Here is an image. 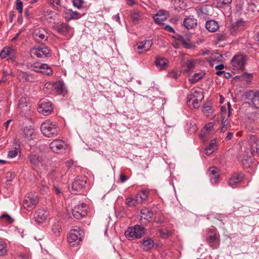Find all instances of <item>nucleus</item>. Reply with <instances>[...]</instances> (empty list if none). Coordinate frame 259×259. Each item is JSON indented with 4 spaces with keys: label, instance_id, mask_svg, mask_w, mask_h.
<instances>
[{
    "label": "nucleus",
    "instance_id": "nucleus-1",
    "mask_svg": "<svg viewBox=\"0 0 259 259\" xmlns=\"http://www.w3.org/2000/svg\"><path fill=\"white\" fill-rule=\"evenodd\" d=\"M242 161H248L251 156L259 154V138L255 135H249L247 140L242 143Z\"/></svg>",
    "mask_w": 259,
    "mask_h": 259
},
{
    "label": "nucleus",
    "instance_id": "nucleus-2",
    "mask_svg": "<svg viewBox=\"0 0 259 259\" xmlns=\"http://www.w3.org/2000/svg\"><path fill=\"white\" fill-rule=\"evenodd\" d=\"M42 134L47 137L53 138L56 137L60 133V128L56 122L47 120L40 125Z\"/></svg>",
    "mask_w": 259,
    "mask_h": 259
},
{
    "label": "nucleus",
    "instance_id": "nucleus-3",
    "mask_svg": "<svg viewBox=\"0 0 259 259\" xmlns=\"http://www.w3.org/2000/svg\"><path fill=\"white\" fill-rule=\"evenodd\" d=\"M203 98V96L200 91L197 89H193L187 97V104L190 107L195 109L198 108Z\"/></svg>",
    "mask_w": 259,
    "mask_h": 259
},
{
    "label": "nucleus",
    "instance_id": "nucleus-4",
    "mask_svg": "<svg viewBox=\"0 0 259 259\" xmlns=\"http://www.w3.org/2000/svg\"><path fill=\"white\" fill-rule=\"evenodd\" d=\"M83 232L79 228L73 229L70 232L68 237V241L71 246L78 245L82 241Z\"/></svg>",
    "mask_w": 259,
    "mask_h": 259
},
{
    "label": "nucleus",
    "instance_id": "nucleus-5",
    "mask_svg": "<svg viewBox=\"0 0 259 259\" xmlns=\"http://www.w3.org/2000/svg\"><path fill=\"white\" fill-rule=\"evenodd\" d=\"M217 229L212 227L209 229L206 234V241L212 249H217L219 246V239Z\"/></svg>",
    "mask_w": 259,
    "mask_h": 259
},
{
    "label": "nucleus",
    "instance_id": "nucleus-6",
    "mask_svg": "<svg viewBox=\"0 0 259 259\" xmlns=\"http://www.w3.org/2000/svg\"><path fill=\"white\" fill-rule=\"evenodd\" d=\"M38 202V198L36 194H27L25 197V199L23 202V206L27 211H31L36 206Z\"/></svg>",
    "mask_w": 259,
    "mask_h": 259
},
{
    "label": "nucleus",
    "instance_id": "nucleus-7",
    "mask_svg": "<svg viewBox=\"0 0 259 259\" xmlns=\"http://www.w3.org/2000/svg\"><path fill=\"white\" fill-rule=\"evenodd\" d=\"M244 97L248 101V103L252 105L253 108L259 111V90H250L246 92Z\"/></svg>",
    "mask_w": 259,
    "mask_h": 259
},
{
    "label": "nucleus",
    "instance_id": "nucleus-8",
    "mask_svg": "<svg viewBox=\"0 0 259 259\" xmlns=\"http://www.w3.org/2000/svg\"><path fill=\"white\" fill-rule=\"evenodd\" d=\"M28 67L32 71L40 72L45 75H51L53 73L52 69L47 64H41L39 62H36L30 64Z\"/></svg>",
    "mask_w": 259,
    "mask_h": 259
},
{
    "label": "nucleus",
    "instance_id": "nucleus-9",
    "mask_svg": "<svg viewBox=\"0 0 259 259\" xmlns=\"http://www.w3.org/2000/svg\"><path fill=\"white\" fill-rule=\"evenodd\" d=\"M246 56L242 54L235 55L231 60L232 68L234 70H243L246 61Z\"/></svg>",
    "mask_w": 259,
    "mask_h": 259
},
{
    "label": "nucleus",
    "instance_id": "nucleus-10",
    "mask_svg": "<svg viewBox=\"0 0 259 259\" xmlns=\"http://www.w3.org/2000/svg\"><path fill=\"white\" fill-rule=\"evenodd\" d=\"M37 109L40 113L44 115H48L53 111L52 103L48 99H42L39 101Z\"/></svg>",
    "mask_w": 259,
    "mask_h": 259
},
{
    "label": "nucleus",
    "instance_id": "nucleus-11",
    "mask_svg": "<svg viewBox=\"0 0 259 259\" xmlns=\"http://www.w3.org/2000/svg\"><path fill=\"white\" fill-rule=\"evenodd\" d=\"M50 148L53 152L60 153L66 150L67 145L62 140L56 139L50 144Z\"/></svg>",
    "mask_w": 259,
    "mask_h": 259
},
{
    "label": "nucleus",
    "instance_id": "nucleus-12",
    "mask_svg": "<svg viewBox=\"0 0 259 259\" xmlns=\"http://www.w3.org/2000/svg\"><path fill=\"white\" fill-rule=\"evenodd\" d=\"M50 54V51L46 47H38L31 50V55L32 57L35 56L37 58H45L48 57Z\"/></svg>",
    "mask_w": 259,
    "mask_h": 259
},
{
    "label": "nucleus",
    "instance_id": "nucleus-13",
    "mask_svg": "<svg viewBox=\"0 0 259 259\" xmlns=\"http://www.w3.org/2000/svg\"><path fill=\"white\" fill-rule=\"evenodd\" d=\"M86 180H83L81 177H77L75 179L71 185V189H69L72 193H77L80 192L85 187Z\"/></svg>",
    "mask_w": 259,
    "mask_h": 259
},
{
    "label": "nucleus",
    "instance_id": "nucleus-14",
    "mask_svg": "<svg viewBox=\"0 0 259 259\" xmlns=\"http://www.w3.org/2000/svg\"><path fill=\"white\" fill-rule=\"evenodd\" d=\"M152 45L153 42L152 39H145L138 42L135 46V50L138 53L141 54L143 51L146 52L149 51Z\"/></svg>",
    "mask_w": 259,
    "mask_h": 259
},
{
    "label": "nucleus",
    "instance_id": "nucleus-15",
    "mask_svg": "<svg viewBox=\"0 0 259 259\" xmlns=\"http://www.w3.org/2000/svg\"><path fill=\"white\" fill-rule=\"evenodd\" d=\"M86 206V204L82 203L80 205H78L72 209V214L73 217L78 220L81 219L87 214V211L83 209Z\"/></svg>",
    "mask_w": 259,
    "mask_h": 259
},
{
    "label": "nucleus",
    "instance_id": "nucleus-16",
    "mask_svg": "<svg viewBox=\"0 0 259 259\" xmlns=\"http://www.w3.org/2000/svg\"><path fill=\"white\" fill-rule=\"evenodd\" d=\"M33 37L35 41L40 42L42 40H46L48 38V33L42 28H38L34 30Z\"/></svg>",
    "mask_w": 259,
    "mask_h": 259
},
{
    "label": "nucleus",
    "instance_id": "nucleus-17",
    "mask_svg": "<svg viewBox=\"0 0 259 259\" xmlns=\"http://www.w3.org/2000/svg\"><path fill=\"white\" fill-rule=\"evenodd\" d=\"M169 17V13L167 11L160 10L153 15V19L156 23L162 25L163 22Z\"/></svg>",
    "mask_w": 259,
    "mask_h": 259
},
{
    "label": "nucleus",
    "instance_id": "nucleus-18",
    "mask_svg": "<svg viewBox=\"0 0 259 259\" xmlns=\"http://www.w3.org/2000/svg\"><path fill=\"white\" fill-rule=\"evenodd\" d=\"M49 212L44 209H38L34 215L35 221L38 224H40L45 221L48 215Z\"/></svg>",
    "mask_w": 259,
    "mask_h": 259
},
{
    "label": "nucleus",
    "instance_id": "nucleus-19",
    "mask_svg": "<svg viewBox=\"0 0 259 259\" xmlns=\"http://www.w3.org/2000/svg\"><path fill=\"white\" fill-rule=\"evenodd\" d=\"M16 52L13 47H5L1 52L0 57L2 59H5L7 57H10V59L13 60L16 57Z\"/></svg>",
    "mask_w": 259,
    "mask_h": 259
},
{
    "label": "nucleus",
    "instance_id": "nucleus-20",
    "mask_svg": "<svg viewBox=\"0 0 259 259\" xmlns=\"http://www.w3.org/2000/svg\"><path fill=\"white\" fill-rule=\"evenodd\" d=\"M18 80L22 82H33L35 77L33 74L28 72H24L20 71L17 74Z\"/></svg>",
    "mask_w": 259,
    "mask_h": 259
},
{
    "label": "nucleus",
    "instance_id": "nucleus-21",
    "mask_svg": "<svg viewBox=\"0 0 259 259\" xmlns=\"http://www.w3.org/2000/svg\"><path fill=\"white\" fill-rule=\"evenodd\" d=\"M184 26L188 29L194 28L197 25V20L193 16H188L183 21Z\"/></svg>",
    "mask_w": 259,
    "mask_h": 259
},
{
    "label": "nucleus",
    "instance_id": "nucleus-22",
    "mask_svg": "<svg viewBox=\"0 0 259 259\" xmlns=\"http://www.w3.org/2000/svg\"><path fill=\"white\" fill-rule=\"evenodd\" d=\"M243 174L242 173H235L230 179L228 184L232 188L236 187V185L240 182L243 179Z\"/></svg>",
    "mask_w": 259,
    "mask_h": 259
},
{
    "label": "nucleus",
    "instance_id": "nucleus-23",
    "mask_svg": "<svg viewBox=\"0 0 259 259\" xmlns=\"http://www.w3.org/2000/svg\"><path fill=\"white\" fill-rule=\"evenodd\" d=\"M246 26V22L242 19L237 20L236 22L232 24L231 30V32L235 33L237 31L243 30Z\"/></svg>",
    "mask_w": 259,
    "mask_h": 259
},
{
    "label": "nucleus",
    "instance_id": "nucleus-24",
    "mask_svg": "<svg viewBox=\"0 0 259 259\" xmlns=\"http://www.w3.org/2000/svg\"><path fill=\"white\" fill-rule=\"evenodd\" d=\"M210 180L212 184H216L220 177L218 169L216 167H212L208 170Z\"/></svg>",
    "mask_w": 259,
    "mask_h": 259
},
{
    "label": "nucleus",
    "instance_id": "nucleus-25",
    "mask_svg": "<svg viewBox=\"0 0 259 259\" xmlns=\"http://www.w3.org/2000/svg\"><path fill=\"white\" fill-rule=\"evenodd\" d=\"M155 64L158 69L159 70H164L167 67L168 61L165 58L159 57L156 59Z\"/></svg>",
    "mask_w": 259,
    "mask_h": 259
},
{
    "label": "nucleus",
    "instance_id": "nucleus-26",
    "mask_svg": "<svg viewBox=\"0 0 259 259\" xmlns=\"http://www.w3.org/2000/svg\"><path fill=\"white\" fill-rule=\"evenodd\" d=\"M28 158L31 164L34 165H38L39 164L42 163L43 161L41 156L34 153H30L28 155Z\"/></svg>",
    "mask_w": 259,
    "mask_h": 259
},
{
    "label": "nucleus",
    "instance_id": "nucleus-27",
    "mask_svg": "<svg viewBox=\"0 0 259 259\" xmlns=\"http://www.w3.org/2000/svg\"><path fill=\"white\" fill-rule=\"evenodd\" d=\"M205 27L210 32H215L219 29V25L217 21L210 20L206 21Z\"/></svg>",
    "mask_w": 259,
    "mask_h": 259
},
{
    "label": "nucleus",
    "instance_id": "nucleus-28",
    "mask_svg": "<svg viewBox=\"0 0 259 259\" xmlns=\"http://www.w3.org/2000/svg\"><path fill=\"white\" fill-rule=\"evenodd\" d=\"M65 15V17L68 20L79 19L83 15V14H80L77 11H73L70 9L66 10Z\"/></svg>",
    "mask_w": 259,
    "mask_h": 259
},
{
    "label": "nucleus",
    "instance_id": "nucleus-29",
    "mask_svg": "<svg viewBox=\"0 0 259 259\" xmlns=\"http://www.w3.org/2000/svg\"><path fill=\"white\" fill-rule=\"evenodd\" d=\"M245 118L250 123L254 122L259 119V113L256 111L246 113Z\"/></svg>",
    "mask_w": 259,
    "mask_h": 259
},
{
    "label": "nucleus",
    "instance_id": "nucleus-30",
    "mask_svg": "<svg viewBox=\"0 0 259 259\" xmlns=\"http://www.w3.org/2000/svg\"><path fill=\"white\" fill-rule=\"evenodd\" d=\"M54 29L59 33L65 34L68 32V25L65 23H62L60 24L56 25Z\"/></svg>",
    "mask_w": 259,
    "mask_h": 259
},
{
    "label": "nucleus",
    "instance_id": "nucleus-31",
    "mask_svg": "<svg viewBox=\"0 0 259 259\" xmlns=\"http://www.w3.org/2000/svg\"><path fill=\"white\" fill-rule=\"evenodd\" d=\"M217 149V142L216 140L213 139L212 140L207 147L205 148V150L206 154L207 155H210L213 153V152Z\"/></svg>",
    "mask_w": 259,
    "mask_h": 259
},
{
    "label": "nucleus",
    "instance_id": "nucleus-32",
    "mask_svg": "<svg viewBox=\"0 0 259 259\" xmlns=\"http://www.w3.org/2000/svg\"><path fill=\"white\" fill-rule=\"evenodd\" d=\"M236 78H238L241 81H245L247 82H250L252 80V73H248L247 72H244L241 74L240 75H237L235 77Z\"/></svg>",
    "mask_w": 259,
    "mask_h": 259
},
{
    "label": "nucleus",
    "instance_id": "nucleus-33",
    "mask_svg": "<svg viewBox=\"0 0 259 259\" xmlns=\"http://www.w3.org/2000/svg\"><path fill=\"white\" fill-rule=\"evenodd\" d=\"M14 147L13 149L9 151L8 153V158H13L15 157L19 152H20V146L19 144L16 143H14Z\"/></svg>",
    "mask_w": 259,
    "mask_h": 259
},
{
    "label": "nucleus",
    "instance_id": "nucleus-34",
    "mask_svg": "<svg viewBox=\"0 0 259 259\" xmlns=\"http://www.w3.org/2000/svg\"><path fill=\"white\" fill-rule=\"evenodd\" d=\"M125 204L127 206L132 207L140 204L138 202V199L135 196L134 197H129L125 199Z\"/></svg>",
    "mask_w": 259,
    "mask_h": 259
},
{
    "label": "nucleus",
    "instance_id": "nucleus-35",
    "mask_svg": "<svg viewBox=\"0 0 259 259\" xmlns=\"http://www.w3.org/2000/svg\"><path fill=\"white\" fill-rule=\"evenodd\" d=\"M134 232L136 234V238H140L145 233V229L143 227L136 225L134 226Z\"/></svg>",
    "mask_w": 259,
    "mask_h": 259
},
{
    "label": "nucleus",
    "instance_id": "nucleus-36",
    "mask_svg": "<svg viewBox=\"0 0 259 259\" xmlns=\"http://www.w3.org/2000/svg\"><path fill=\"white\" fill-rule=\"evenodd\" d=\"M18 108L20 109L21 110V112L24 114H25V112L29 110V107H28L25 98H21L19 100Z\"/></svg>",
    "mask_w": 259,
    "mask_h": 259
},
{
    "label": "nucleus",
    "instance_id": "nucleus-37",
    "mask_svg": "<svg viewBox=\"0 0 259 259\" xmlns=\"http://www.w3.org/2000/svg\"><path fill=\"white\" fill-rule=\"evenodd\" d=\"M34 131L32 128L26 127L24 130V137L27 140L33 139Z\"/></svg>",
    "mask_w": 259,
    "mask_h": 259
},
{
    "label": "nucleus",
    "instance_id": "nucleus-38",
    "mask_svg": "<svg viewBox=\"0 0 259 259\" xmlns=\"http://www.w3.org/2000/svg\"><path fill=\"white\" fill-rule=\"evenodd\" d=\"M134 227L128 228V229L125 231L124 234L125 237L130 240H133L136 238V234L134 232Z\"/></svg>",
    "mask_w": 259,
    "mask_h": 259
},
{
    "label": "nucleus",
    "instance_id": "nucleus-39",
    "mask_svg": "<svg viewBox=\"0 0 259 259\" xmlns=\"http://www.w3.org/2000/svg\"><path fill=\"white\" fill-rule=\"evenodd\" d=\"M141 213L145 215V217L144 219H145L148 221H150L153 217V212L149 208H144L141 209Z\"/></svg>",
    "mask_w": 259,
    "mask_h": 259
},
{
    "label": "nucleus",
    "instance_id": "nucleus-40",
    "mask_svg": "<svg viewBox=\"0 0 259 259\" xmlns=\"http://www.w3.org/2000/svg\"><path fill=\"white\" fill-rule=\"evenodd\" d=\"M139 203H142L145 201L148 196V192L146 190L141 191L136 195Z\"/></svg>",
    "mask_w": 259,
    "mask_h": 259
},
{
    "label": "nucleus",
    "instance_id": "nucleus-41",
    "mask_svg": "<svg viewBox=\"0 0 259 259\" xmlns=\"http://www.w3.org/2000/svg\"><path fill=\"white\" fill-rule=\"evenodd\" d=\"M143 244L144 246V249L149 250L153 248L154 246V241L151 238H148L147 239L143 240Z\"/></svg>",
    "mask_w": 259,
    "mask_h": 259
},
{
    "label": "nucleus",
    "instance_id": "nucleus-42",
    "mask_svg": "<svg viewBox=\"0 0 259 259\" xmlns=\"http://www.w3.org/2000/svg\"><path fill=\"white\" fill-rule=\"evenodd\" d=\"M213 127V122H209L204 127V129L205 131H202L201 133V136H206L207 135L209 134V132L211 131Z\"/></svg>",
    "mask_w": 259,
    "mask_h": 259
},
{
    "label": "nucleus",
    "instance_id": "nucleus-43",
    "mask_svg": "<svg viewBox=\"0 0 259 259\" xmlns=\"http://www.w3.org/2000/svg\"><path fill=\"white\" fill-rule=\"evenodd\" d=\"M54 87L59 94H62L63 92L64 84L61 81L56 82L54 84Z\"/></svg>",
    "mask_w": 259,
    "mask_h": 259
},
{
    "label": "nucleus",
    "instance_id": "nucleus-44",
    "mask_svg": "<svg viewBox=\"0 0 259 259\" xmlns=\"http://www.w3.org/2000/svg\"><path fill=\"white\" fill-rule=\"evenodd\" d=\"M52 231L56 236H58L61 230V224L59 222L55 223L52 226Z\"/></svg>",
    "mask_w": 259,
    "mask_h": 259
},
{
    "label": "nucleus",
    "instance_id": "nucleus-45",
    "mask_svg": "<svg viewBox=\"0 0 259 259\" xmlns=\"http://www.w3.org/2000/svg\"><path fill=\"white\" fill-rule=\"evenodd\" d=\"M7 252V246L5 242L0 238V256H3L6 254Z\"/></svg>",
    "mask_w": 259,
    "mask_h": 259
},
{
    "label": "nucleus",
    "instance_id": "nucleus-46",
    "mask_svg": "<svg viewBox=\"0 0 259 259\" xmlns=\"http://www.w3.org/2000/svg\"><path fill=\"white\" fill-rule=\"evenodd\" d=\"M51 175L55 177L58 181H61L63 179L64 174H63L60 170H54L51 172Z\"/></svg>",
    "mask_w": 259,
    "mask_h": 259
},
{
    "label": "nucleus",
    "instance_id": "nucleus-47",
    "mask_svg": "<svg viewBox=\"0 0 259 259\" xmlns=\"http://www.w3.org/2000/svg\"><path fill=\"white\" fill-rule=\"evenodd\" d=\"M203 112H207L208 113L212 112V107L211 106V103L209 102H208L204 104L203 105Z\"/></svg>",
    "mask_w": 259,
    "mask_h": 259
},
{
    "label": "nucleus",
    "instance_id": "nucleus-48",
    "mask_svg": "<svg viewBox=\"0 0 259 259\" xmlns=\"http://www.w3.org/2000/svg\"><path fill=\"white\" fill-rule=\"evenodd\" d=\"M195 66V62L193 61H188L186 63V66L187 67V71H189L192 70Z\"/></svg>",
    "mask_w": 259,
    "mask_h": 259
},
{
    "label": "nucleus",
    "instance_id": "nucleus-49",
    "mask_svg": "<svg viewBox=\"0 0 259 259\" xmlns=\"http://www.w3.org/2000/svg\"><path fill=\"white\" fill-rule=\"evenodd\" d=\"M140 18V15L138 13L135 12L131 15V19L135 23H138Z\"/></svg>",
    "mask_w": 259,
    "mask_h": 259
},
{
    "label": "nucleus",
    "instance_id": "nucleus-50",
    "mask_svg": "<svg viewBox=\"0 0 259 259\" xmlns=\"http://www.w3.org/2000/svg\"><path fill=\"white\" fill-rule=\"evenodd\" d=\"M161 26L162 28L164 29L165 30L172 33H175L174 29L169 25L163 24L162 25H161Z\"/></svg>",
    "mask_w": 259,
    "mask_h": 259
},
{
    "label": "nucleus",
    "instance_id": "nucleus-51",
    "mask_svg": "<svg viewBox=\"0 0 259 259\" xmlns=\"http://www.w3.org/2000/svg\"><path fill=\"white\" fill-rule=\"evenodd\" d=\"M16 10L20 13H22L23 12V3L20 0L16 1Z\"/></svg>",
    "mask_w": 259,
    "mask_h": 259
},
{
    "label": "nucleus",
    "instance_id": "nucleus-52",
    "mask_svg": "<svg viewBox=\"0 0 259 259\" xmlns=\"http://www.w3.org/2000/svg\"><path fill=\"white\" fill-rule=\"evenodd\" d=\"M15 178V174L13 172L9 171L6 174V179L7 182H11Z\"/></svg>",
    "mask_w": 259,
    "mask_h": 259
},
{
    "label": "nucleus",
    "instance_id": "nucleus-53",
    "mask_svg": "<svg viewBox=\"0 0 259 259\" xmlns=\"http://www.w3.org/2000/svg\"><path fill=\"white\" fill-rule=\"evenodd\" d=\"M1 218L2 219L5 220L8 223L10 224L13 222V219L8 214H3V215H1Z\"/></svg>",
    "mask_w": 259,
    "mask_h": 259
},
{
    "label": "nucleus",
    "instance_id": "nucleus-54",
    "mask_svg": "<svg viewBox=\"0 0 259 259\" xmlns=\"http://www.w3.org/2000/svg\"><path fill=\"white\" fill-rule=\"evenodd\" d=\"M73 4L74 7L78 9H80L82 6L83 1L82 0H74L73 1Z\"/></svg>",
    "mask_w": 259,
    "mask_h": 259
},
{
    "label": "nucleus",
    "instance_id": "nucleus-55",
    "mask_svg": "<svg viewBox=\"0 0 259 259\" xmlns=\"http://www.w3.org/2000/svg\"><path fill=\"white\" fill-rule=\"evenodd\" d=\"M228 107L222 106L221 108V115L222 117V122L226 118V115L227 113Z\"/></svg>",
    "mask_w": 259,
    "mask_h": 259
},
{
    "label": "nucleus",
    "instance_id": "nucleus-56",
    "mask_svg": "<svg viewBox=\"0 0 259 259\" xmlns=\"http://www.w3.org/2000/svg\"><path fill=\"white\" fill-rule=\"evenodd\" d=\"M160 235L163 238H166L168 237L170 235V233L169 231H164L162 229L159 230Z\"/></svg>",
    "mask_w": 259,
    "mask_h": 259
},
{
    "label": "nucleus",
    "instance_id": "nucleus-57",
    "mask_svg": "<svg viewBox=\"0 0 259 259\" xmlns=\"http://www.w3.org/2000/svg\"><path fill=\"white\" fill-rule=\"evenodd\" d=\"M202 77V76L201 74L199 73H195L192 77V82H196L199 79H201Z\"/></svg>",
    "mask_w": 259,
    "mask_h": 259
},
{
    "label": "nucleus",
    "instance_id": "nucleus-58",
    "mask_svg": "<svg viewBox=\"0 0 259 259\" xmlns=\"http://www.w3.org/2000/svg\"><path fill=\"white\" fill-rule=\"evenodd\" d=\"M18 259H30V255L28 253H20Z\"/></svg>",
    "mask_w": 259,
    "mask_h": 259
},
{
    "label": "nucleus",
    "instance_id": "nucleus-59",
    "mask_svg": "<svg viewBox=\"0 0 259 259\" xmlns=\"http://www.w3.org/2000/svg\"><path fill=\"white\" fill-rule=\"evenodd\" d=\"M49 1L54 7H57L61 4V0H49Z\"/></svg>",
    "mask_w": 259,
    "mask_h": 259
},
{
    "label": "nucleus",
    "instance_id": "nucleus-60",
    "mask_svg": "<svg viewBox=\"0 0 259 259\" xmlns=\"http://www.w3.org/2000/svg\"><path fill=\"white\" fill-rule=\"evenodd\" d=\"M175 38L178 40L180 41L181 43L183 42L186 40L185 38H184V37L183 35H181V34H177V35L175 37Z\"/></svg>",
    "mask_w": 259,
    "mask_h": 259
},
{
    "label": "nucleus",
    "instance_id": "nucleus-61",
    "mask_svg": "<svg viewBox=\"0 0 259 259\" xmlns=\"http://www.w3.org/2000/svg\"><path fill=\"white\" fill-rule=\"evenodd\" d=\"M178 75V73L175 71H171L168 73V76L172 78H177Z\"/></svg>",
    "mask_w": 259,
    "mask_h": 259
},
{
    "label": "nucleus",
    "instance_id": "nucleus-62",
    "mask_svg": "<svg viewBox=\"0 0 259 259\" xmlns=\"http://www.w3.org/2000/svg\"><path fill=\"white\" fill-rule=\"evenodd\" d=\"M40 190L42 193H47L49 190V187L47 185H44L43 184H42L41 188Z\"/></svg>",
    "mask_w": 259,
    "mask_h": 259
},
{
    "label": "nucleus",
    "instance_id": "nucleus-63",
    "mask_svg": "<svg viewBox=\"0 0 259 259\" xmlns=\"http://www.w3.org/2000/svg\"><path fill=\"white\" fill-rule=\"evenodd\" d=\"M183 46L186 49H190L191 47V45L186 40H185L182 43Z\"/></svg>",
    "mask_w": 259,
    "mask_h": 259
},
{
    "label": "nucleus",
    "instance_id": "nucleus-64",
    "mask_svg": "<svg viewBox=\"0 0 259 259\" xmlns=\"http://www.w3.org/2000/svg\"><path fill=\"white\" fill-rule=\"evenodd\" d=\"M113 20H115L116 21L118 22L119 24L121 23L120 20V17L119 14H117L116 15L113 16Z\"/></svg>",
    "mask_w": 259,
    "mask_h": 259
}]
</instances>
